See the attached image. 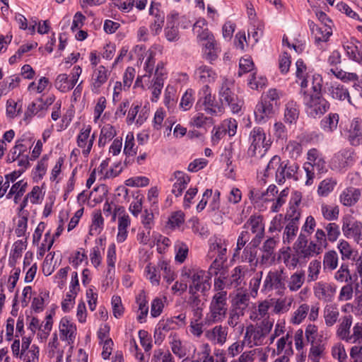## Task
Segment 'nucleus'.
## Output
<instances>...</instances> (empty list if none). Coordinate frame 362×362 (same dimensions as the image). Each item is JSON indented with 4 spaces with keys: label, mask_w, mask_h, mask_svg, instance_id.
Listing matches in <instances>:
<instances>
[{
    "label": "nucleus",
    "mask_w": 362,
    "mask_h": 362,
    "mask_svg": "<svg viewBox=\"0 0 362 362\" xmlns=\"http://www.w3.org/2000/svg\"><path fill=\"white\" fill-rule=\"evenodd\" d=\"M337 248L343 260L356 259L357 252L351 247V245L347 241L341 240L337 245Z\"/></svg>",
    "instance_id": "f704fd0d"
},
{
    "label": "nucleus",
    "mask_w": 362,
    "mask_h": 362,
    "mask_svg": "<svg viewBox=\"0 0 362 362\" xmlns=\"http://www.w3.org/2000/svg\"><path fill=\"white\" fill-rule=\"evenodd\" d=\"M337 185V182L332 178L323 180L319 185L317 193L321 197H327L332 192Z\"/></svg>",
    "instance_id": "de8ad7c7"
},
{
    "label": "nucleus",
    "mask_w": 362,
    "mask_h": 362,
    "mask_svg": "<svg viewBox=\"0 0 362 362\" xmlns=\"http://www.w3.org/2000/svg\"><path fill=\"white\" fill-rule=\"evenodd\" d=\"M193 95L194 91L192 89H187L182 95L180 100V106L184 110H188L192 107L194 100Z\"/></svg>",
    "instance_id": "052dcab7"
},
{
    "label": "nucleus",
    "mask_w": 362,
    "mask_h": 362,
    "mask_svg": "<svg viewBox=\"0 0 362 362\" xmlns=\"http://www.w3.org/2000/svg\"><path fill=\"white\" fill-rule=\"evenodd\" d=\"M246 270L241 267H236L233 271L230 277V282L232 286L237 287L243 281Z\"/></svg>",
    "instance_id": "5fc2aeb1"
},
{
    "label": "nucleus",
    "mask_w": 362,
    "mask_h": 362,
    "mask_svg": "<svg viewBox=\"0 0 362 362\" xmlns=\"http://www.w3.org/2000/svg\"><path fill=\"white\" fill-rule=\"evenodd\" d=\"M309 25L316 43L327 42L332 34L331 26L316 25L313 22L309 23Z\"/></svg>",
    "instance_id": "aec40b11"
},
{
    "label": "nucleus",
    "mask_w": 362,
    "mask_h": 362,
    "mask_svg": "<svg viewBox=\"0 0 362 362\" xmlns=\"http://www.w3.org/2000/svg\"><path fill=\"white\" fill-rule=\"evenodd\" d=\"M329 93L333 99L338 100H344L348 99L350 103V96L348 89L343 85L339 83L332 84L329 88Z\"/></svg>",
    "instance_id": "7c9ffc66"
},
{
    "label": "nucleus",
    "mask_w": 362,
    "mask_h": 362,
    "mask_svg": "<svg viewBox=\"0 0 362 362\" xmlns=\"http://www.w3.org/2000/svg\"><path fill=\"white\" fill-rule=\"evenodd\" d=\"M299 110L296 102L289 101L286 105L284 112L285 122L289 124L296 122L298 118Z\"/></svg>",
    "instance_id": "4c0bfd02"
},
{
    "label": "nucleus",
    "mask_w": 362,
    "mask_h": 362,
    "mask_svg": "<svg viewBox=\"0 0 362 362\" xmlns=\"http://www.w3.org/2000/svg\"><path fill=\"white\" fill-rule=\"evenodd\" d=\"M352 324L351 316H345L339 325L337 334L341 339H349L350 328Z\"/></svg>",
    "instance_id": "37998d69"
},
{
    "label": "nucleus",
    "mask_w": 362,
    "mask_h": 362,
    "mask_svg": "<svg viewBox=\"0 0 362 362\" xmlns=\"http://www.w3.org/2000/svg\"><path fill=\"white\" fill-rule=\"evenodd\" d=\"M167 40L170 42H175L179 39V31L173 20L168 19L167 27L165 29Z\"/></svg>",
    "instance_id": "864d4df0"
},
{
    "label": "nucleus",
    "mask_w": 362,
    "mask_h": 362,
    "mask_svg": "<svg viewBox=\"0 0 362 362\" xmlns=\"http://www.w3.org/2000/svg\"><path fill=\"white\" fill-rule=\"evenodd\" d=\"M354 161V151L351 148H344L334 154L332 162L338 168H345Z\"/></svg>",
    "instance_id": "dca6fc26"
},
{
    "label": "nucleus",
    "mask_w": 362,
    "mask_h": 362,
    "mask_svg": "<svg viewBox=\"0 0 362 362\" xmlns=\"http://www.w3.org/2000/svg\"><path fill=\"white\" fill-rule=\"evenodd\" d=\"M157 335L158 339H165L166 338L176 337V332L171 329L168 322H163L158 325V327L155 331V337Z\"/></svg>",
    "instance_id": "e433bc0d"
},
{
    "label": "nucleus",
    "mask_w": 362,
    "mask_h": 362,
    "mask_svg": "<svg viewBox=\"0 0 362 362\" xmlns=\"http://www.w3.org/2000/svg\"><path fill=\"white\" fill-rule=\"evenodd\" d=\"M315 296L324 302H332L337 291V286L334 284L319 281L313 287Z\"/></svg>",
    "instance_id": "ddd939ff"
},
{
    "label": "nucleus",
    "mask_w": 362,
    "mask_h": 362,
    "mask_svg": "<svg viewBox=\"0 0 362 362\" xmlns=\"http://www.w3.org/2000/svg\"><path fill=\"white\" fill-rule=\"evenodd\" d=\"M341 230L347 238H353L357 243L362 240V223L351 216L346 215L341 218Z\"/></svg>",
    "instance_id": "1a4fd4ad"
},
{
    "label": "nucleus",
    "mask_w": 362,
    "mask_h": 362,
    "mask_svg": "<svg viewBox=\"0 0 362 362\" xmlns=\"http://www.w3.org/2000/svg\"><path fill=\"white\" fill-rule=\"evenodd\" d=\"M49 297V292H40V296L33 298L32 308L35 312H40L43 310L44 303L46 298Z\"/></svg>",
    "instance_id": "774afa93"
},
{
    "label": "nucleus",
    "mask_w": 362,
    "mask_h": 362,
    "mask_svg": "<svg viewBox=\"0 0 362 362\" xmlns=\"http://www.w3.org/2000/svg\"><path fill=\"white\" fill-rule=\"evenodd\" d=\"M59 332L66 339H71L76 337V326L67 318L63 317L59 323Z\"/></svg>",
    "instance_id": "2f4dec72"
},
{
    "label": "nucleus",
    "mask_w": 362,
    "mask_h": 362,
    "mask_svg": "<svg viewBox=\"0 0 362 362\" xmlns=\"http://www.w3.org/2000/svg\"><path fill=\"white\" fill-rule=\"evenodd\" d=\"M243 229L251 230L252 233L255 234V237L251 240L250 244L254 247H257L261 239L263 238L264 232V226L262 223L261 216H251L243 226Z\"/></svg>",
    "instance_id": "9d476101"
},
{
    "label": "nucleus",
    "mask_w": 362,
    "mask_h": 362,
    "mask_svg": "<svg viewBox=\"0 0 362 362\" xmlns=\"http://www.w3.org/2000/svg\"><path fill=\"white\" fill-rule=\"evenodd\" d=\"M302 194L300 192H294L289 202V206L285 215L286 222H296L299 223L300 218V208Z\"/></svg>",
    "instance_id": "4468645a"
},
{
    "label": "nucleus",
    "mask_w": 362,
    "mask_h": 362,
    "mask_svg": "<svg viewBox=\"0 0 362 362\" xmlns=\"http://www.w3.org/2000/svg\"><path fill=\"white\" fill-rule=\"evenodd\" d=\"M134 137L132 132H129L126 136L124 153L127 157L134 156L136 154V147H134Z\"/></svg>",
    "instance_id": "6e6d98bb"
},
{
    "label": "nucleus",
    "mask_w": 362,
    "mask_h": 362,
    "mask_svg": "<svg viewBox=\"0 0 362 362\" xmlns=\"http://www.w3.org/2000/svg\"><path fill=\"white\" fill-rule=\"evenodd\" d=\"M265 191L261 188L251 187L249 190L248 197L252 203H258L261 200L267 201L268 199L265 197Z\"/></svg>",
    "instance_id": "bf43d9fd"
},
{
    "label": "nucleus",
    "mask_w": 362,
    "mask_h": 362,
    "mask_svg": "<svg viewBox=\"0 0 362 362\" xmlns=\"http://www.w3.org/2000/svg\"><path fill=\"white\" fill-rule=\"evenodd\" d=\"M254 63L250 57H242L239 62L238 76H241L243 74L252 71Z\"/></svg>",
    "instance_id": "338daca9"
},
{
    "label": "nucleus",
    "mask_w": 362,
    "mask_h": 362,
    "mask_svg": "<svg viewBox=\"0 0 362 362\" xmlns=\"http://www.w3.org/2000/svg\"><path fill=\"white\" fill-rule=\"evenodd\" d=\"M298 165L296 163L289 160H281L279 156H274L269 161L264 170L263 177H268L275 171L276 182L279 185L284 184L286 180H298L296 175Z\"/></svg>",
    "instance_id": "f257e3e1"
},
{
    "label": "nucleus",
    "mask_w": 362,
    "mask_h": 362,
    "mask_svg": "<svg viewBox=\"0 0 362 362\" xmlns=\"http://www.w3.org/2000/svg\"><path fill=\"white\" fill-rule=\"evenodd\" d=\"M130 225V218L128 215L124 214L118 218V233L117 240L123 243L127 237V228Z\"/></svg>",
    "instance_id": "72a5a7b5"
},
{
    "label": "nucleus",
    "mask_w": 362,
    "mask_h": 362,
    "mask_svg": "<svg viewBox=\"0 0 362 362\" xmlns=\"http://www.w3.org/2000/svg\"><path fill=\"white\" fill-rule=\"evenodd\" d=\"M338 254L334 250H331L325 253L323 257V266L325 269L334 270L338 266Z\"/></svg>",
    "instance_id": "ea45409f"
},
{
    "label": "nucleus",
    "mask_w": 362,
    "mask_h": 362,
    "mask_svg": "<svg viewBox=\"0 0 362 362\" xmlns=\"http://www.w3.org/2000/svg\"><path fill=\"white\" fill-rule=\"evenodd\" d=\"M276 108L272 104L262 100L261 102L257 103L255 110L256 122L258 123L265 122L272 117Z\"/></svg>",
    "instance_id": "f3484780"
},
{
    "label": "nucleus",
    "mask_w": 362,
    "mask_h": 362,
    "mask_svg": "<svg viewBox=\"0 0 362 362\" xmlns=\"http://www.w3.org/2000/svg\"><path fill=\"white\" fill-rule=\"evenodd\" d=\"M339 313L332 307L327 306L325 309V320L328 326L333 325L337 320Z\"/></svg>",
    "instance_id": "69168bd1"
},
{
    "label": "nucleus",
    "mask_w": 362,
    "mask_h": 362,
    "mask_svg": "<svg viewBox=\"0 0 362 362\" xmlns=\"http://www.w3.org/2000/svg\"><path fill=\"white\" fill-rule=\"evenodd\" d=\"M273 323L269 320H263L262 325L254 329L253 333L251 334L252 339H260L264 338L266 335L269 333L272 329ZM252 336L250 337L251 338Z\"/></svg>",
    "instance_id": "a19ab883"
},
{
    "label": "nucleus",
    "mask_w": 362,
    "mask_h": 362,
    "mask_svg": "<svg viewBox=\"0 0 362 362\" xmlns=\"http://www.w3.org/2000/svg\"><path fill=\"white\" fill-rule=\"evenodd\" d=\"M219 99L221 105L228 106L233 113H238L243 105V100L235 92L234 81L226 78L220 87Z\"/></svg>",
    "instance_id": "39448f33"
},
{
    "label": "nucleus",
    "mask_w": 362,
    "mask_h": 362,
    "mask_svg": "<svg viewBox=\"0 0 362 362\" xmlns=\"http://www.w3.org/2000/svg\"><path fill=\"white\" fill-rule=\"evenodd\" d=\"M322 341H311V347L308 354V358L313 362H320V357L323 354L325 346L321 344Z\"/></svg>",
    "instance_id": "58836bf2"
},
{
    "label": "nucleus",
    "mask_w": 362,
    "mask_h": 362,
    "mask_svg": "<svg viewBox=\"0 0 362 362\" xmlns=\"http://www.w3.org/2000/svg\"><path fill=\"white\" fill-rule=\"evenodd\" d=\"M147 272V278L150 280L152 284L158 285L160 279V267L156 268L155 267H151L148 265L146 267Z\"/></svg>",
    "instance_id": "680f3d73"
},
{
    "label": "nucleus",
    "mask_w": 362,
    "mask_h": 362,
    "mask_svg": "<svg viewBox=\"0 0 362 362\" xmlns=\"http://www.w3.org/2000/svg\"><path fill=\"white\" fill-rule=\"evenodd\" d=\"M308 160L313 166L314 170L321 173L326 171V163L324 158L319 155V152L315 148H312L308 152Z\"/></svg>",
    "instance_id": "cd10ccee"
},
{
    "label": "nucleus",
    "mask_w": 362,
    "mask_h": 362,
    "mask_svg": "<svg viewBox=\"0 0 362 362\" xmlns=\"http://www.w3.org/2000/svg\"><path fill=\"white\" fill-rule=\"evenodd\" d=\"M226 291L215 292L209 306V311L206 315L204 322L206 325H211L222 322L227 315L229 304Z\"/></svg>",
    "instance_id": "f03ea898"
},
{
    "label": "nucleus",
    "mask_w": 362,
    "mask_h": 362,
    "mask_svg": "<svg viewBox=\"0 0 362 362\" xmlns=\"http://www.w3.org/2000/svg\"><path fill=\"white\" fill-rule=\"evenodd\" d=\"M321 212L326 220L334 221L338 218L339 210L337 206H332L323 204L321 206Z\"/></svg>",
    "instance_id": "3c124183"
},
{
    "label": "nucleus",
    "mask_w": 362,
    "mask_h": 362,
    "mask_svg": "<svg viewBox=\"0 0 362 362\" xmlns=\"http://www.w3.org/2000/svg\"><path fill=\"white\" fill-rule=\"evenodd\" d=\"M334 279L338 282H352V276L349 269V265L346 263L341 264L339 269L334 274Z\"/></svg>",
    "instance_id": "49530a36"
},
{
    "label": "nucleus",
    "mask_w": 362,
    "mask_h": 362,
    "mask_svg": "<svg viewBox=\"0 0 362 362\" xmlns=\"http://www.w3.org/2000/svg\"><path fill=\"white\" fill-rule=\"evenodd\" d=\"M345 136L352 146L362 145V119L354 118L349 127L344 129Z\"/></svg>",
    "instance_id": "f8f14e48"
},
{
    "label": "nucleus",
    "mask_w": 362,
    "mask_h": 362,
    "mask_svg": "<svg viewBox=\"0 0 362 362\" xmlns=\"http://www.w3.org/2000/svg\"><path fill=\"white\" fill-rule=\"evenodd\" d=\"M305 280V272L296 271L286 280V284L291 291H297L301 288Z\"/></svg>",
    "instance_id": "c756f323"
},
{
    "label": "nucleus",
    "mask_w": 362,
    "mask_h": 362,
    "mask_svg": "<svg viewBox=\"0 0 362 362\" xmlns=\"http://www.w3.org/2000/svg\"><path fill=\"white\" fill-rule=\"evenodd\" d=\"M250 297L247 293H238L232 302L231 311L244 315L245 311L249 305Z\"/></svg>",
    "instance_id": "5701e85b"
},
{
    "label": "nucleus",
    "mask_w": 362,
    "mask_h": 362,
    "mask_svg": "<svg viewBox=\"0 0 362 362\" xmlns=\"http://www.w3.org/2000/svg\"><path fill=\"white\" fill-rule=\"evenodd\" d=\"M185 275L191 279L189 285V293H205L211 288V276L203 270H193L185 273Z\"/></svg>",
    "instance_id": "6e6552de"
},
{
    "label": "nucleus",
    "mask_w": 362,
    "mask_h": 362,
    "mask_svg": "<svg viewBox=\"0 0 362 362\" xmlns=\"http://www.w3.org/2000/svg\"><path fill=\"white\" fill-rule=\"evenodd\" d=\"M315 238L316 240L315 243L318 247H320L321 254L323 251V248H326L327 247V241H329L325 231L322 228H317L315 234Z\"/></svg>",
    "instance_id": "13d9d810"
},
{
    "label": "nucleus",
    "mask_w": 362,
    "mask_h": 362,
    "mask_svg": "<svg viewBox=\"0 0 362 362\" xmlns=\"http://www.w3.org/2000/svg\"><path fill=\"white\" fill-rule=\"evenodd\" d=\"M211 245L208 257L213 258L215 255L220 257H226V240L218 237H215L213 240L211 239Z\"/></svg>",
    "instance_id": "bb28decb"
},
{
    "label": "nucleus",
    "mask_w": 362,
    "mask_h": 362,
    "mask_svg": "<svg viewBox=\"0 0 362 362\" xmlns=\"http://www.w3.org/2000/svg\"><path fill=\"white\" fill-rule=\"evenodd\" d=\"M361 191L354 187L345 189L340 195L341 203L346 206L354 205L361 198Z\"/></svg>",
    "instance_id": "4be33fe9"
},
{
    "label": "nucleus",
    "mask_w": 362,
    "mask_h": 362,
    "mask_svg": "<svg viewBox=\"0 0 362 362\" xmlns=\"http://www.w3.org/2000/svg\"><path fill=\"white\" fill-rule=\"evenodd\" d=\"M149 13L154 17L153 22L151 25V30L153 35H158L163 26L165 14L153 5L151 6Z\"/></svg>",
    "instance_id": "393cba45"
},
{
    "label": "nucleus",
    "mask_w": 362,
    "mask_h": 362,
    "mask_svg": "<svg viewBox=\"0 0 362 362\" xmlns=\"http://www.w3.org/2000/svg\"><path fill=\"white\" fill-rule=\"evenodd\" d=\"M199 98L195 105L197 112L204 110L206 114L216 115L222 112V108L215 103V98L211 95V89L208 85L203 86L199 92Z\"/></svg>",
    "instance_id": "423d86ee"
},
{
    "label": "nucleus",
    "mask_w": 362,
    "mask_h": 362,
    "mask_svg": "<svg viewBox=\"0 0 362 362\" xmlns=\"http://www.w3.org/2000/svg\"><path fill=\"white\" fill-rule=\"evenodd\" d=\"M190 296L187 300V305L192 310L196 321L202 318L204 303L202 302L200 296L197 292L189 293Z\"/></svg>",
    "instance_id": "a878e982"
},
{
    "label": "nucleus",
    "mask_w": 362,
    "mask_h": 362,
    "mask_svg": "<svg viewBox=\"0 0 362 362\" xmlns=\"http://www.w3.org/2000/svg\"><path fill=\"white\" fill-rule=\"evenodd\" d=\"M174 176L176 179V182L173 186L172 193L175 194V197H179L187 187L190 181V177L188 175L182 171H175Z\"/></svg>",
    "instance_id": "b1692460"
},
{
    "label": "nucleus",
    "mask_w": 362,
    "mask_h": 362,
    "mask_svg": "<svg viewBox=\"0 0 362 362\" xmlns=\"http://www.w3.org/2000/svg\"><path fill=\"white\" fill-rule=\"evenodd\" d=\"M273 304V298L260 302L257 308L250 313V318L253 321L269 320V310L272 308Z\"/></svg>",
    "instance_id": "a211bd4d"
},
{
    "label": "nucleus",
    "mask_w": 362,
    "mask_h": 362,
    "mask_svg": "<svg viewBox=\"0 0 362 362\" xmlns=\"http://www.w3.org/2000/svg\"><path fill=\"white\" fill-rule=\"evenodd\" d=\"M45 109V105H42V99L39 98L36 102H32L28 107L25 112V118L31 117L36 115L39 111Z\"/></svg>",
    "instance_id": "0e129e2a"
},
{
    "label": "nucleus",
    "mask_w": 362,
    "mask_h": 362,
    "mask_svg": "<svg viewBox=\"0 0 362 362\" xmlns=\"http://www.w3.org/2000/svg\"><path fill=\"white\" fill-rule=\"evenodd\" d=\"M226 259V257L216 256L206 273L209 274L211 277L213 275H217L223 268V265Z\"/></svg>",
    "instance_id": "e2e57ef3"
},
{
    "label": "nucleus",
    "mask_w": 362,
    "mask_h": 362,
    "mask_svg": "<svg viewBox=\"0 0 362 362\" xmlns=\"http://www.w3.org/2000/svg\"><path fill=\"white\" fill-rule=\"evenodd\" d=\"M293 302L292 298L274 299L272 313L275 314L284 313L289 310Z\"/></svg>",
    "instance_id": "79ce46f5"
},
{
    "label": "nucleus",
    "mask_w": 362,
    "mask_h": 362,
    "mask_svg": "<svg viewBox=\"0 0 362 362\" xmlns=\"http://www.w3.org/2000/svg\"><path fill=\"white\" fill-rule=\"evenodd\" d=\"M296 76L298 79L301 80V82L300 84V87H301V90H305V88H307L308 86V78L309 76L307 73V66L305 64L303 60L301 59H299L297 60V62L296 63Z\"/></svg>",
    "instance_id": "473e14b6"
},
{
    "label": "nucleus",
    "mask_w": 362,
    "mask_h": 362,
    "mask_svg": "<svg viewBox=\"0 0 362 362\" xmlns=\"http://www.w3.org/2000/svg\"><path fill=\"white\" fill-rule=\"evenodd\" d=\"M55 86L63 93L68 92L74 88L73 83L66 74L58 75L55 81Z\"/></svg>",
    "instance_id": "c03bdc74"
},
{
    "label": "nucleus",
    "mask_w": 362,
    "mask_h": 362,
    "mask_svg": "<svg viewBox=\"0 0 362 362\" xmlns=\"http://www.w3.org/2000/svg\"><path fill=\"white\" fill-rule=\"evenodd\" d=\"M293 248L296 255L305 260L320 254V247L314 241L308 243V237L305 233L299 234Z\"/></svg>",
    "instance_id": "0eeeda50"
},
{
    "label": "nucleus",
    "mask_w": 362,
    "mask_h": 362,
    "mask_svg": "<svg viewBox=\"0 0 362 362\" xmlns=\"http://www.w3.org/2000/svg\"><path fill=\"white\" fill-rule=\"evenodd\" d=\"M108 71L103 65L95 68L92 75V90L98 92L99 88L107 81Z\"/></svg>",
    "instance_id": "412c9836"
},
{
    "label": "nucleus",
    "mask_w": 362,
    "mask_h": 362,
    "mask_svg": "<svg viewBox=\"0 0 362 362\" xmlns=\"http://www.w3.org/2000/svg\"><path fill=\"white\" fill-rule=\"evenodd\" d=\"M325 229L327 240L331 243L335 242L341 234L339 226L336 223H327Z\"/></svg>",
    "instance_id": "603ef678"
},
{
    "label": "nucleus",
    "mask_w": 362,
    "mask_h": 362,
    "mask_svg": "<svg viewBox=\"0 0 362 362\" xmlns=\"http://www.w3.org/2000/svg\"><path fill=\"white\" fill-rule=\"evenodd\" d=\"M136 302L139 305V310H140V315L138 316L139 320L145 317L148 311V301L146 300V292L141 290L136 298Z\"/></svg>",
    "instance_id": "a18cd8bd"
},
{
    "label": "nucleus",
    "mask_w": 362,
    "mask_h": 362,
    "mask_svg": "<svg viewBox=\"0 0 362 362\" xmlns=\"http://www.w3.org/2000/svg\"><path fill=\"white\" fill-rule=\"evenodd\" d=\"M300 94L309 117L320 118L329 110L330 103L322 95H310L305 90H300Z\"/></svg>",
    "instance_id": "20e7f679"
},
{
    "label": "nucleus",
    "mask_w": 362,
    "mask_h": 362,
    "mask_svg": "<svg viewBox=\"0 0 362 362\" xmlns=\"http://www.w3.org/2000/svg\"><path fill=\"white\" fill-rule=\"evenodd\" d=\"M310 307L308 304H302L293 313V316L291 318V322L294 325H299L308 315Z\"/></svg>",
    "instance_id": "09e8293b"
},
{
    "label": "nucleus",
    "mask_w": 362,
    "mask_h": 362,
    "mask_svg": "<svg viewBox=\"0 0 362 362\" xmlns=\"http://www.w3.org/2000/svg\"><path fill=\"white\" fill-rule=\"evenodd\" d=\"M90 132L91 127L88 125L81 129L77 136L78 146L83 148V154L85 156H88L90 153L95 140L94 134L90 138Z\"/></svg>",
    "instance_id": "2eb2a0df"
},
{
    "label": "nucleus",
    "mask_w": 362,
    "mask_h": 362,
    "mask_svg": "<svg viewBox=\"0 0 362 362\" xmlns=\"http://www.w3.org/2000/svg\"><path fill=\"white\" fill-rule=\"evenodd\" d=\"M321 269V262L317 259L310 262L308 269V282L315 281L318 279V276Z\"/></svg>",
    "instance_id": "8fccbe9b"
},
{
    "label": "nucleus",
    "mask_w": 362,
    "mask_h": 362,
    "mask_svg": "<svg viewBox=\"0 0 362 362\" xmlns=\"http://www.w3.org/2000/svg\"><path fill=\"white\" fill-rule=\"evenodd\" d=\"M299 228V223L296 222H287L283 234L284 244H290L296 238Z\"/></svg>",
    "instance_id": "c9c22d12"
},
{
    "label": "nucleus",
    "mask_w": 362,
    "mask_h": 362,
    "mask_svg": "<svg viewBox=\"0 0 362 362\" xmlns=\"http://www.w3.org/2000/svg\"><path fill=\"white\" fill-rule=\"evenodd\" d=\"M250 145L247 150V156L251 158L250 163H256L258 157L262 158L271 146L270 139H267L264 129L260 127H255L250 132L249 136Z\"/></svg>",
    "instance_id": "7ed1b4c3"
},
{
    "label": "nucleus",
    "mask_w": 362,
    "mask_h": 362,
    "mask_svg": "<svg viewBox=\"0 0 362 362\" xmlns=\"http://www.w3.org/2000/svg\"><path fill=\"white\" fill-rule=\"evenodd\" d=\"M39 357V348L35 344L31 346L30 350L26 351L24 353H21V358L24 362H38Z\"/></svg>",
    "instance_id": "4d7b16f0"
},
{
    "label": "nucleus",
    "mask_w": 362,
    "mask_h": 362,
    "mask_svg": "<svg viewBox=\"0 0 362 362\" xmlns=\"http://www.w3.org/2000/svg\"><path fill=\"white\" fill-rule=\"evenodd\" d=\"M339 115L335 112H329L320 122V127L326 134H332L338 127Z\"/></svg>",
    "instance_id": "6ab92c4d"
},
{
    "label": "nucleus",
    "mask_w": 362,
    "mask_h": 362,
    "mask_svg": "<svg viewBox=\"0 0 362 362\" xmlns=\"http://www.w3.org/2000/svg\"><path fill=\"white\" fill-rule=\"evenodd\" d=\"M264 288L267 291L277 290L279 292L286 289V276L283 270L270 271L264 281Z\"/></svg>",
    "instance_id": "9b49d317"
},
{
    "label": "nucleus",
    "mask_w": 362,
    "mask_h": 362,
    "mask_svg": "<svg viewBox=\"0 0 362 362\" xmlns=\"http://www.w3.org/2000/svg\"><path fill=\"white\" fill-rule=\"evenodd\" d=\"M195 76L202 83H211L216 77V74L211 66L201 65L195 70Z\"/></svg>",
    "instance_id": "c85d7f7f"
}]
</instances>
